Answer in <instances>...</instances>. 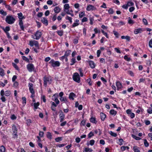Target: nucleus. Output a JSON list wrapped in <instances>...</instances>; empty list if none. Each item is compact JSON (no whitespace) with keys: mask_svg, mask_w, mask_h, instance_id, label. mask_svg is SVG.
<instances>
[{"mask_svg":"<svg viewBox=\"0 0 152 152\" xmlns=\"http://www.w3.org/2000/svg\"><path fill=\"white\" fill-rule=\"evenodd\" d=\"M5 20L8 24H12L14 23L15 19L12 16L9 15L6 17Z\"/></svg>","mask_w":152,"mask_h":152,"instance_id":"f257e3e1","label":"nucleus"},{"mask_svg":"<svg viewBox=\"0 0 152 152\" xmlns=\"http://www.w3.org/2000/svg\"><path fill=\"white\" fill-rule=\"evenodd\" d=\"M44 85L45 87L47 86V84H51L52 81V79L51 77L50 76L45 77H44Z\"/></svg>","mask_w":152,"mask_h":152,"instance_id":"f03ea898","label":"nucleus"},{"mask_svg":"<svg viewBox=\"0 0 152 152\" xmlns=\"http://www.w3.org/2000/svg\"><path fill=\"white\" fill-rule=\"evenodd\" d=\"M42 34V33L41 31H37L34 35H32L31 36V37L32 38L38 40L41 37Z\"/></svg>","mask_w":152,"mask_h":152,"instance_id":"7ed1b4c3","label":"nucleus"},{"mask_svg":"<svg viewBox=\"0 0 152 152\" xmlns=\"http://www.w3.org/2000/svg\"><path fill=\"white\" fill-rule=\"evenodd\" d=\"M49 63L53 67H58L60 65L59 61H55L53 59L51 60L49 62Z\"/></svg>","mask_w":152,"mask_h":152,"instance_id":"20e7f679","label":"nucleus"},{"mask_svg":"<svg viewBox=\"0 0 152 152\" xmlns=\"http://www.w3.org/2000/svg\"><path fill=\"white\" fill-rule=\"evenodd\" d=\"M29 45L31 47L34 46L37 49H39V44L38 41L35 40H31L29 41Z\"/></svg>","mask_w":152,"mask_h":152,"instance_id":"39448f33","label":"nucleus"},{"mask_svg":"<svg viewBox=\"0 0 152 152\" xmlns=\"http://www.w3.org/2000/svg\"><path fill=\"white\" fill-rule=\"evenodd\" d=\"M73 80L79 83L80 82V79L79 75L77 72H75L73 75Z\"/></svg>","mask_w":152,"mask_h":152,"instance_id":"423d86ee","label":"nucleus"},{"mask_svg":"<svg viewBox=\"0 0 152 152\" xmlns=\"http://www.w3.org/2000/svg\"><path fill=\"white\" fill-rule=\"evenodd\" d=\"M27 68L29 72H31L34 71V67L33 64H28L27 66Z\"/></svg>","mask_w":152,"mask_h":152,"instance_id":"0eeeda50","label":"nucleus"},{"mask_svg":"<svg viewBox=\"0 0 152 152\" xmlns=\"http://www.w3.org/2000/svg\"><path fill=\"white\" fill-rule=\"evenodd\" d=\"M58 94H56L53 95L52 97V99L54 101L56 104H58L59 103V101L58 99Z\"/></svg>","mask_w":152,"mask_h":152,"instance_id":"6e6552de","label":"nucleus"},{"mask_svg":"<svg viewBox=\"0 0 152 152\" xmlns=\"http://www.w3.org/2000/svg\"><path fill=\"white\" fill-rule=\"evenodd\" d=\"M96 9L94 6L91 4H88L86 7V10L88 11H92L96 10Z\"/></svg>","mask_w":152,"mask_h":152,"instance_id":"1a4fd4ad","label":"nucleus"},{"mask_svg":"<svg viewBox=\"0 0 152 152\" xmlns=\"http://www.w3.org/2000/svg\"><path fill=\"white\" fill-rule=\"evenodd\" d=\"M28 86L29 87V90L31 93L32 95H34L35 92L33 89V84L31 83H29Z\"/></svg>","mask_w":152,"mask_h":152,"instance_id":"9d476101","label":"nucleus"},{"mask_svg":"<svg viewBox=\"0 0 152 152\" xmlns=\"http://www.w3.org/2000/svg\"><path fill=\"white\" fill-rule=\"evenodd\" d=\"M116 85L117 87V89L118 90L121 89L123 87L121 83L118 81L116 82Z\"/></svg>","mask_w":152,"mask_h":152,"instance_id":"9b49d317","label":"nucleus"},{"mask_svg":"<svg viewBox=\"0 0 152 152\" xmlns=\"http://www.w3.org/2000/svg\"><path fill=\"white\" fill-rule=\"evenodd\" d=\"M41 21L44 24L47 26L48 24V21L47 19L44 17H42L41 18Z\"/></svg>","mask_w":152,"mask_h":152,"instance_id":"f8f14e48","label":"nucleus"},{"mask_svg":"<svg viewBox=\"0 0 152 152\" xmlns=\"http://www.w3.org/2000/svg\"><path fill=\"white\" fill-rule=\"evenodd\" d=\"M76 95L74 93L72 92L71 93L69 96V98L70 99H71L73 100H74V97H76Z\"/></svg>","mask_w":152,"mask_h":152,"instance_id":"ddd939ff","label":"nucleus"},{"mask_svg":"<svg viewBox=\"0 0 152 152\" xmlns=\"http://www.w3.org/2000/svg\"><path fill=\"white\" fill-rule=\"evenodd\" d=\"M89 65L91 68H94L95 66V64L94 62L91 61H90L89 62Z\"/></svg>","mask_w":152,"mask_h":152,"instance_id":"4468645a","label":"nucleus"},{"mask_svg":"<svg viewBox=\"0 0 152 152\" xmlns=\"http://www.w3.org/2000/svg\"><path fill=\"white\" fill-rule=\"evenodd\" d=\"M61 10V8L58 7H55L54 9V12L56 13H59L60 12Z\"/></svg>","mask_w":152,"mask_h":152,"instance_id":"2eb2a0df","label":"nucleus"},{"mask_svg":"<svg viewBox=\"0 0 152 152\" xmlns=\"http://www.w3.org/2000/svg\"><path fill=\"white\" fill-rule=\"evenodd\" d=\"M18 15L19 20H22L25 18V17L23 16V14L21 12L18 13Z\"/></svg>","mask_w":152,"mask_h":152,"instance_id":"dca6fc26","label":"nucleus"},{"mask_svg":"<svg viewBox=\"0 0 152 152\" xmlns=\"http://www.w3.org/2000/svg\"><path fill=\"white\" fill-rule=\"evenodd\" d=\"M106 116V115L103 113H100L101 118L102 121H104V120Z\"/></svg>","mask_w":152,"mask_h":152,"instance_id":"f3484780","label":"nucleus"},{"mask_svg":"<svg viewBox=\"0 0 152 152\" xmlns=\"http://www.w3.org/2000/svg\"><path fill=\"white\" fill-rule=\"evenodd\" d=\"M12 130L13 133H17V129L16 127L14 124L12 126Z\"/></svg>","mask_w":152,"mask_h":152,"instance_id":"a211bd4d","label":"nucleus"},{"mask_svg":"<svg viewBox=\"0 0 152 152\" xmlns=\"http://www.w3.org/2000/svg\"><path fill=\"white\" fill-rule=\"evenodd\" d=\"M60 100L61 102H64L65 103H66L68 102L67 99L65 97H62L60 98Z\"/></svg>","mask_w":152,"mask_h":152,"instance_id":"6ab92c4d","label":"nucleus"},{"mask_svg":"<svg viewBox=\"0 0 152 152\" xmlns=\"http://www.w3.org/2000/svg\"><path fill=\"white\" fill-rule=\"evenodd\" d=\"M90 121L91 122L95 124H96L97 122V121L96 120V118L93 117H92L91 118Z\"/></svg>","mask_w":152,"mask_h":152,"instance_id":"aec40b11","label":"nucleus"},{"mask_svg":"<svg viewBox=\"0 0 152 152\" xmlns=\"http://www.w3.org/2000/svg\"><path fill=\"white\" fill-rule=\"evenodd\" d=\"M110 113L112 115H115L117 114V111L114 110H111L110 112Z\"/></svg>","mask_w":152,"mask_h":152,"instance_id":"412c9836","label":"nucleus"},{"mask_svg":"<svg viewBox=\"0 0 152 152\" xmlns=\"http://www.w3.org/2000/svg\"><path fill=\"white\" fill-rule=\"evenodd\" d=\"M128 23L132 25L134 24V22L133 20H132L130 17L128 18Z\"/></svg>","mask_w":152,"mask_h":152,"instance_id":"4be33fe9","label":"nucleus"},{"mask_svg":"<svg viewBox=\"0 0 152 152\" xmlns=\"http://www.w3.org/2000/svg\"><path fill=\"white\" fill-rule=\"evenodd\" d=\"M71 63L70 64L71 65H72L76 62V60L75 58H73L71 59Z\"/></svg>","mask_w":152,"mask_h":152,"instance_id":"5701e85b","label":"nucleus"},{"mask_svg":"<svg viewBox=\"0 0 152 152\" xmlns=\"http://www.w3.org/2000/svg\"><path fill=\"white\" fill-rule=\"evenodd\" d=\"M93 151V150L92 149L88 148H85L84 149L83 152H91Z\"/></svg>","mask_w":152,"mask_h":152,"instance_id":"b1692460","label":"nucleus"},{"mask_svg":"<svg viewBox=\"0 0 152 152\" xmlns=\"http://www.w3.org/2000/svg\"><path fill=\"white\" fill-rule=\"evenodd\" d=\"M69 4H66L64 5V10L66 11V10H68L69 8Z\"/></svg>","mask_w":152,"mask_h":152,"instance_id":"393cba45","label":"nucleus"},{"mask_svg":"<svg viewBox=\"0 0 152 152\" xmlns=\"http://www.w3.org/2000/svg\"><path fill=\"white\" fill-rule=\"evenodd\" d=\"M4 70L1 68L0 67V75L3 76L4 75Z\"/></svg>","mask_w":152,"mask_h":152,"instance_id":"a878e982","label":"nucleus"},{"mask_svg":"<svg viewBox=\"0 0 152 152\" xmlns=\"http://www.w3.org/2000/svg\"><path fill=\"white\" fill-rule=\"evenodd\" d=\"M6 148L3 145H1L0 147V152H5L6 151Z\"/></svg>","mask_w":152,"mask_h":152,"instance_id":"bb28decb","label":"nucleus"},{"mask_svg":"<svg viewBox=\"0 0 152 152\" xmlns=\"http://www.w3.org/2000/svg\"><path fill=\"white\" fill-rule=\"evenodd\" d=\"M142 31V30L141 28H139L136 29L134 31V33L136 34H138L140 33Z\"/></svg>","mask_w":152,"mask_h":152,"instance_id":"cd10ccee","label":"nucleus"},{"mask_svg":"<svg viewBox=\"0 0 152 152\" xmlns=\"http://www.w3.org/2000/svg\"><path fill=\"white\" fill-rule=\"evenodd\" d=\"M121 38L122 39H126L127 40L129 41L130 40V37L128 36H122L121 37Z\"/></svg>","mask_w":152,"mask_h":152,"instance_id":"c85d7f7f","label":"nucleus"},{"mask_svg":"<svg viewBox=\"0 0 152 152\" xmlns=\"http://www.w3.org/2000/svg\"><path fill=\"white\" fill-rule=\"evenodd\" d=\"M71 52V50H66L64 54L65 56H66V57H67L70 54Z\"/></svg>","mask_w":152,"mask_h":152,"instance_id":"c756f323","label":"nucleus"},{"mask_svg":"<svg viewBox=\"0 0 152 152\" xmlns=\"http://www.w3.org/2000/svg\"><path fill=\"white\" fill-rule=\"evenodd\" d=\"M66 19L69 20L70 23H72V18L71 17H70L68 16H66Z\"/></svg>","mask_w":152,"mask_h":152,"instance_id":"7c9ffc66","label":"nucleus"},{"mask_svg":"<svg viewBox=\"0 0 152 152\" xmlns=\"http://www.w3.org/2000/svg\"><path fill=\"white\" fill-rule=\"evenodd\" d=\"M47 137L50 139L52 138V135L51 133L49 132H48L47 134Z\"/></svg>","mask_w":152,"mask_h":152,"instance_id":"2f4dec72","label":"nucleus"},{"mask_svg":"<svg viewBox=\"0 0 152 152\" xmlns=\"http://www.w3.org/2000/svg\"><path fill=\"white\" fill-rule=\"evenodd\" d=\"M144 144L145 146L146 147H148L149 145V144L147 142V140L146 139H144Z\"/></svg>","mask_w":152,"mask_h":152,"instance_id":"473e14b6","label":"nucleus"},{"mask_svg":"<svg viewBox=\"0 0 152 152\" xmlns=\"http://www.w3.org/2000/svg\"><path fill=\"white\" fill-rule=\"evenodd\" d=\"M133 150L134 152H139V150L137 146H134L133 147Z\"/></svg>","mask_w":152,"mask_h":152,"instance_id":"72a5a7b5","label":"nucleus"},{"mask_svg":"<svg viewBox=\"0 0 152 152\" xmlns=\"http://www.w3.org/2000/svg\"><path fill=\"white\" fill-rule=\"evenodd\" d=\"M102 32L106 37L107 38H109V36L107 33L105 32L104 30H101Z\"/></svg>","mask_w":152,"mask_h":152,"instance_id":"f704fd0d","label":"nucleus"},{"mask_svg":"<svg viewBox=\"0 0 152 152\" xmlns=\"http://www.w3.org/2000/svg\"><path fill=\"white\" fill-rule=\"evenodd\" d=\"M3 30L4 32L5 33L6 32H8V31L10 30V28L9 27L7 26L5 27V28Z\"/></svg>","mask_w":152,"mask_h":152,"instance_id":"c9c22d12","label":"nucleus"},{"mask_svg":"<svg viewBox=\"0 0 152 152\" xmlns=\"http://www.w3.org/2000/svg\"><path fill=\"white\" fill-rule=\"evenodd\" d=\"M10 94L11 93L10 91H7L5 92L4 94L6 96H9L10 95Z\"/></svg>","mask_w":152,"mask_h":152,"instance_id":"e433bc0d","label":"nucleus"},{"mask_svg":"<svg viewBox=\"0 0 152 152\" xmlns=\"http://www.w3.org/2000/svg\"><path fill=\"white\" fill-rule=\"evenodd\" d=\"M127 5L128 7L133 6L134 5V3L132 1H129L128 2Z\"/></svg>","mask_w":152,"mask_h":152,"instance_id":"4c0bfd02","label":"nucleus"},{"mask_svg":"<svg viewBox=\"0 0 152 152\" xmlns=\"http://www.w3.org/2000/svg\"><path fill=\"white\" fill-rule=\"evenodd\" d=\"M124 59L127 61H130V58L128 57L127 55H126L124 56Z\"/></svg>","mask_w":152,"mask_h":152,"instance_id":"58836bf2","label":"nucleus"},{"mask_svg":"<svg viewBox=\"0 0 152 152\" xmlns=\"http://www.w3.org/2000/svg\"><path fill=\"white\" fill-rule=\"evenodd\" d=\"M113 33L116 38H118V37L119 34L117 31H113Z\"/></svg>","mask_w":152,"mask_h":152,"instance_id":"ea45409f","label":"nucleus"},{"mask_svg":"<svg viewBox=\"0 0 152 152\" xmlns=\"http://www.w3.org/2000/svg\"><path fill=\"white\" fill-rule=\"evenodd\" d=\"M110 134L111 136L114 137H116L117 136V134L116 133H114L112 131L110 132Z\"/></svg>","mask_w":152,"mask_h":152,"instance_id":"a19ab883","label":"nucleus"},{"mask_svg":"<svg viewBox=\"0 0 152 152\" xmlns=\"http://www.w3.org/2000/svg\"><path fill=\"white\" fill-rule=\"evenodd\" d=\"M39 102L34 103V106L35 109L38 108V107L39 105Z\"/></svg>","mask_w":152,"mask_h":152,"instance_id":"79ce46f5","label":"nucleus"},{"mask_svg":"<svg viewBox=\"0 0 152 152\" xmlns=\"http://www.w3.org/2000/svg\"><path fill=\"white\" fill-rule=\"evenodd\" d=\"M22 57L23 60L28 62L29 61V59L25 56H23Z\"/></svg>","mask_w":152,"mask_h":152,"instance_id":"37998d69","label":"nucleus"},{"mask_svg":"<svg viewBox=\"0 0 152 152\" xmlns=\"http://www.w3.org/2000/svg\"><path fill=\"white\" fill-rule=\"evenodd\" d=\"M132 136L134 138L137 140H140L141 139V138L139 137L136 136L134 135H132Z\"/></svg>","mask_w":152,"mask_h":152,"instance_id":"c03bdc74","label":"nucleus"},{"mask_svg":"<svg viewBox=\"0 0 152 152\" xmlns=\"http://www.w3.org/2000/svg\"><path fill=\"white\" fill-rule=\"evenodd\" d=\"M124 142L123 140L122 139H120L119 140V142L118 144L120 145L123 144V142Z\"/></svg>","mask_w":152,"mask_h":152,"instance_id":"a18cd8bd","label":"nucleus"},{"mask_svg":"<svg viewBox=\"0 0 152 152\" xmlns=\"http://www.w3.org/2000/svg\"><path fill=\"white\" fill-rule=\"evenodd\" d=\"M12 65L13 67L17 70H18L19 68L17 65L14 63H12Z\"/></svg>","mask_w":152,"mask_h":152,"instance_id":"49530a36","label":"nucleus"},{"mask_svg":"<svg viewBox=\"0 0 152 152\" xmlns=\"http://www.w3.org/2000/svg\"><path fill=\"white\" fill-rule=\"evenodd\" d=\"M85 15V12H82L80 13L79 14V17L80 18H81L83 17Z\"/></svg>","mask_w":152,"mask_h":152,"instance_id":"de8ad7c7","label":"nucleus"},{"mask_svg":"<svg viewBox=\"0 0 152 152\" xmlns=\"http://www.w3.org/2000/svg\"><path fill=\"white\" fill-rule=\"evenodd\" d=\"M66 14H67L70 15L72 16L73 17L74 16V14L73 13H70V12L69 11V10H66V11H65Z\"/></svg>","mask_w":152,"mask_h":152,"instance_id":"09e8293b","label":"nucleus"},{"mask_svg":"<svg viewBox=\"0 0 152 152\" xmlns=\"http://www.w3.org/2000/svg\"><path fill=\"white\" fill-rule=\"evenodd\" d=\"M58 34L60 36H62L63 35V31H57Z\"/></svg>","mask_w":152,"mask_h":152,"instance_id":"8fccbe9b","label":"nucleus"},{"mask_svg":"<svg viewBox=\"0 0 152 152\" xmlns=\"http://www.w3.org/2000/svg\"><path fill=\"white\" fill-rule=\"evenodd\" d=\"M114 50L118 53H121V51L118 48H114Z\"/></svg>","mask_w":152,"mask_h":152,"instance_id":"3c124183","label":"nucleus"},{"mask_svg":"<svg viewBox=\"0 0 152 152\" xmlns=\"http://www.w3.org/2000/svg\"><path fill=\"white\" fill-rule=\"evenodd\" d=\"M0 13L1 14L4 15H7L6 12H4L3 10H1Z\"/></svg>","mask_w":152,"mask_h":152,"instance_id":"603ef678","label":"nucleus"},{"mask_svg":"<svg viewBox=\"0 0 152 152\" xmlns=\"http://www.w3.org/2000/svg\"><path fill=\"white\" fill-rule=\"evenodd\" d=\"M142 21L145 25H147L148 24V21L146 19L143 18L142 19Z\"/></svg>","mask_w":152,"mask_h":152,"instance_id":"864d4df0","label":"nucleus"},{"mask_svg":"<svg viewBox=\"0 0 152 152\" xmlns=\"http://www.w3.org/2000/svg\"><path fill=\"white\" fill-rule=\"evenodd\" d=\"M31 123V121L30 119H28L26 120V123L28 125H29Z\"/></svg>","mask_w":152,"mask_h":152,"instance_id":"5fc2aeb1","label":"nucleus"},{"mask_svg":"<svg viewBox=\"0 0 152 152\" xmlns=\"http://www.w3.org/2000/svg\"><path fill=\"white\" fill-rule=\"evenodd\" d=\"M22 99L23 100V104H26V98L25 97H22Z\"/></svg>","mask_w":152,"mask_h":152,"instance_id":"6e6d98bb","label":"nucleus"},{"mask_svg":"<svg viewBox=\"0 0 152 152\" xmlns=\"http://www.w3.org/2000/svg\"><path fill=\"white\" fill-rule=\"evenodd\" d=\"M90 144L91 145H93L95 143V141L93 140H91L90 141Z\"/></svg>","mask_w":152,"mask_h":152,"instance_id":"4d7b16f0","label":"nucleus"},{"mask_svg":"<svg viewBox=\"0 0 152 152\" xmlns=\"http://www.w3.org/2000/svg\"><path fill=\"white\" fill-rule=\"evenodd\" d=\"M62 140V138L61 137H58V138L55 139V141L57 142H59Z\"/></svg>","mask_w":152,"mask_h":152,"instance_id":"13d9d810","label":"nucleus"},{"mask_svg":"<svg viewBox=\"0 0 152 152\" xmlns=\"http://www.w3.org/2000/svg\"><path fill=\"white\" fill-rule=\"evenodd\" d=\"M94 31L95 34H97V33H100V31L99 30H98L97 28H95L94 29Z\"/></svg>","mask_w":152,"mask_h":152,"instance_id":"bf43d9fd","label":"nucleus"},{"mask_svg":"<svg viewBox=\"0 0 152 152\" xmlns=\"http://www.w3.org/2000/svg\"><path fill=\"white\" fill-rule=\"evenodd\" d=\"M109 13L110 14H112L114 12V11L112 9L110 8L108 11Z\"/></svg>","mask_w":152,"mask_h":152,"instance_id":"052dcab7","label":"nucleus"},{"mask_svg":"<svg viewBox=\"0 0 152 152\" xmlns=\"http://www.w3.org/2000/svg\"><path fill=\"white\" fill-rule=\"evenodd\" d=\"M79 25V23L76 22L74 23L72 25V27H74L75 26H78Z\"/></svg>","mask_w":152,"mask_h":152,"instance_id":"680f3d73","label":"nucleus"},{"mask_svg":"<svg viewBox=\"0 0 152 152\" xmlns=\"http://www.w3.org/2000/svg\"><path fill=\"white\" fill-rule=\"evenodd\" d=\"M13 137L14 138H16L18 137V135L17 134V133H13L12 134Z\"/></svg>","mask_w":152,"mask_h":152,"instance_id":"e2e57ef3","label":"nucleus"},{"mask_svg":"<svg viewBox=\"0 0 152 152\" xmlns=\"http://www.w3.org/2000/svg\"><path fill=\"white\" fill-rule=\"evenodd\" d=\"M94 136V133L92 132H91L88 135V137L89 138H91Z\"/></svg>","mask_w":152,"mask_h":152,"instance_id":"0e129e2a","label":"nucleus"},{"mask_svg":"<svg viewBox=\"0 0 152 152\" xmlns=\"http://www.w3.org/2000/svg\"><path fill=\"white\" fill-rule=\"evenodd\" d=\"M90 22V23L91 25H92L93 24V21L94 20V19L93 18H89Z\"/></svg>","mask_w":152,"mask_h":152,"instance_id":"69168bd1","label":"nucleus"},{"mask_svg":"<svg viewBox=\"0 0 152 152\" xmlns=\"http://www.w3.org/2000/svg\"><path fill=\"white\" fill-rule=\"evenodd\" d=\"M149 45L150 47L152 48V39L149 42Z\"/></svg>","mask_w":152,"mask_h":152,"instance_id":"338daca9","label":"nucleus"},{"mask_svg":"<svg viewBox=\"0 0 152 152\" xmlns=\"http://www.w3.org/2000/svg\"><path fill=\"white\" fill-rule=\"evenodd\" d=\"M148 113L149 114L152 113V109L151 108H149L147 110Z\"/></svg>","mask_w":152,"mask_h":152,"instance_id":"774afa93","label":"nucleus"}]
</instances>
